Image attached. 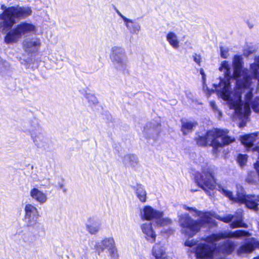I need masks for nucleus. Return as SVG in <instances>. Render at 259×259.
<instances>
[{
    "mask_svg": "<svg viewBox=\"0 0 259 259\" xmlns=\"http://www.w3.org/2000/svg\"><path fill=\"white\" fill-rule=\"evenodd\" d=\"M136 194L141 202H146L147 199V193L144 188L142 186H137L136 189Z\"/></svg>",
    "mask_w": 259,
    "mask_h": 259,
    "instance_id": "393cba45",
    "label": "nucleus"
},
{
    "mask_svg": "<svg viewBox=\"0 0 259 259\" xmlns=\"http://www.w3.org/2000/svg\"><path fill=\"white\" fill-rule=\"evenodd\" d=\"M30 195L34 200L39 204L46 203L48 200L46 193L36 188H33L30 190Z\"/></svg>",
    "mask_w": 259,
    "mask_h": 259,
    "instance_id": "a211bd4d",
    "label": "nucleus"
},
{
    "mask_svg": "<svg viewBox=\"0 0 259 259\" xmlns=\"http://www.w3.org/2000/svg\"><path fill=\"white\" fill-rule=\"evenodd\" d=\"M195 180L198 185L206 192H208L209 190L216 189L231 200L244 203L247 208L255 211L258 209L257 206L259 205V196H246L242 186L237 185V197H234L232 192L227 190L224 186L220 184L216 185L214 169L207 164H205L202 167L201 174L195 177Z\"/></svg>",
    "mask_w": 259,
    "mask_h": 259,
    "instance_id": "7ed1b4c3",
    "label": "nucleus"
},
{
    "mask_svg": "<svg viewBox=\"0 0 259 259\" xmlns=\"http://www.w3.org/2000/svg\"><path fill=\"white\" fill-rule=\"evenodd\" d=\"M247 159L246 155L240 154L238 156V162L241 166H243L247 161Z\"/></svg>",
    "mask_w": 259,
    "mask_h": 259,
    "instance_id": "c756f323",
    "label": "nucleus"
},
{
    "mask_svg": "<svg viewBox=\"0 0 259 259\" xmlns=\"http://www.w3.org/2000/svg\"><path fill=\"white\" fill-rule=\"evenodd\" d=\"M227 130H213L206 134L208 145H211L215 150L234 141V138L227 135Z\"/></svg>",
    "mask_w": 259,
    "mask_h": 259,
    "instance_id": "6e6552de",
    "label": "nucleus"
},
{
    "mask_svg": "<svg viewBox=\"0 0 259 259\" xmlns=\"http://www.w3.org/2000/svg\"><path fill=\"white\" fill-rule=\"evenodd\" d=\"M117 14H118V15L121 18V19L123 20V22L124 23L126 20L125 19H127L128 18H127L126 17H125V16H124L120 12H117Z\"/></svg>",
    "mask_w": 259,
    "mask_h": 259,
    "instance_id": "e433bc0d",
    "label": "nucleus"
},
{
    "mask_svg": "<svg viewBox=\"0 0 259 259\" xmlns=\"http://www.w3.org/2000/svg\"><path fill=\"white\" fill-rule=\"evenodd\" d=\"M259 249V242L256 239L252 238L246 243L241 245L237 249L238 255L242 256L252 252L255 249Z\"/></svg>",
    "mask_w": 259,
    "mask_h": 259,
    "instance_id": "ddd939ff",
    "label": "nucleus"
},
{
    "mask_svg": "<svg viewBox=\"0 0 259 259\" xmlns=\"http://www.w3.org/2000/svg\"><path fill=\"white\" fill-rule=\"evenodd\" d=\"M161 213V211L155 209L149 205L144 206L140 210V217L142 220L155 221L157 217Z\"/></svg>",
    "mask_w": 259,
    "mask_h": 259,
    "instance_id": "2eb2a0df",
    "label": "nucleus"
},
{
    "mask_svg": "<svg viewBox=\"0 0 259 259\" xmlns=\"http://www.w3.org/2000/svg\"><path fill=\"white\" fill-rule=\"evenodd\" d=\"M251 84L250 87L242 88L240 92L237 93L234 91L233 96L227 101L231 109L234 110L235 114L240 118L243 116L247 117L250 113V105L253 110L259 113V98H255L251 102L252 97V91L253 87Z\"/></svg>",
    "mask_w": 259,
    "mask_h": 259,
    "instance_id": "39448f33",
    "label": "nucleus"
},
{
    "mask_svg": "<svg viewBox=\"0 0 259 259\" xmlns=\"http://www.w3.org/2000/svg\"><path fill=\"white\" fill-rule=\"evenodd\" d=\"M221 55L224 58H227L229 56L228 49L226 48L221 47Z\"/></svg>",
    "mask_w": 259,
    "mask_h": 259,
    "instance_id": "473e14b6",
    "label": "nucleus"
},
{
    "mask_svg": "<svg viewBox=\"0 0 259 259\" xmlns=\"http://www.w3.org/2000/svg\"><path fill=\"white\" fill-rule=\"evenodd\" d=\"M85 98L90 105H95L98 103V99L94 95L87 93L85 95Z\"/></svg>",
    "mask_w": 259,
    "mask_h": 259,
    "instance_id": "bb28decb",
    "label": "nucleus"
},
{
    "mask_svg": "<svg viewBox=\"0 0 259 259\" xmlns=\"http://www.w3.org/2000/svg\"><path fill=\"white\" fill-rule=\"evenodd\" d=\"M29 132L35 144L39 147L44 146L47 142L46 132L39 126L38 120L33 119L29 122Z\"/></svg>",
    "mask_w": 259,
    "mask_h": 259,
    "instance_id": "9d476101",
    "label": "nucleus"
},
{
    "mask_svg": "<svg viewBox=\"0 0 259 259\" xmlns=\"http://www.w3.org/2000/svg\"><path fill=\"white\" fill-rule=\"evenodd\" d=\"M183 208L193 213V216L199 218L198 220H194L187 214L179 216V223L182 228V232L191 237L195 235L201 228L208 226L212 222V218L226 223L232 221L231 224V227L232 228L247 227V225L243 222V211L241 209H238L234 215L228 214L221 217L213 212H202L186 205Z\"/></svg>",
    "mask_w": 259,
    "mask_h": 259,
    "instance_id": "f03ea898",
    "label": "nucleus"
},
{
    "mask_svg": "<svg viewBox=\"0 0 259 259\" xmlns=\"http://www.w3.org/2000/svg\"><path fill=\"white\" fill-rule=\"evenodd\" d=\"M235 249V243L231 241H227L220 248L221 251L226 254L232 253Z\"/></svg>",
    "mask_w": 259,
    "mask_h": 259,
    "instance_id": "a878e982",
    "label": "nucleus"
},
{
    "mask_svg": "<svg viewBox=\"0 0 259 259\" xmlns=\"http://www.w3.org/2000/svg\"><path fill=\"white\" fill-rule=\"evenodd\" d=\"M219 70L223 72L225 77L221 80L218 85L214 84L218 96L225 101H228L234 94V92L230 93V74L231 73L230 68L228 62L224 61L222 62Z\"/></svg>",
    "mask_w": 259,
    "mask_h": 259,
    "instance_id": "0eeeda50",
    "label": "nucleus"
},
{
    "mask_svg": "<svg viewBox=\"0 0 259 259\" xmlns=\"http://www.w3.org/2000/svg\"><path fill=\"white\" fill-rule=\"evenodd\" d=\"M250 236L248 232L242 230L225 231L202 238L199 242L194 239L188 240L185 245L191 247V251L195 252L197 258L212 259L215 249V242L223 238H242Z\"/></svg>",
    "mask_w": 259,
    "mask_h": 259,
    "instance_id": "20e7f679",
    "label": "nucleus"
},
{
    "mask_svg": "<svg viewBox=\"0 0 259 259\" xmlns=\"http://www.w3.org/2000/svg\"><path fill=\"white\" fill-rule=\"evenodd\" d=\"M152 254L155 259H169L166 253V248L160 242L156 243L153 246Z\"/></svg>",
    "mask_w": 259,
    "mask_h": 259,
    "instance_id": "f3484780",
    "label": "nucleus"
},
{
    "mask_svg": "<svg viewBox=\"0 0 259 259\" xmlns=\"http://www.w3.org/2000/svg\"><path fill=\"white\" fill-rule=\"evenodd\" d=\"M10 67V64L6 61L3 60L0 57V71H3L8 69Z\"/></svg>",
    "mask_w": 259,
    "mask_h": 259,
    "instance_id": "7c9ffc66",
    "label": "nucleus"
},
{
    "mask_svg": "<svg viewBox=\"0 0 259 259\" xmlns=\"http://www.w3.org/2000/svg\"><path fill=\"white\" fill-rule=\"evenodd\" d=\"M166 39L169 45L174 49L180 47V40L177 34L173 31H169L166 34Z\"/></svg>",
    "mask_w": 259,
    "mask_h": 259,
    "instance_id": "6ab92c4d",
    "label": "nucleus"
},
{
    "mask_svg": "<svg viewBox=\"0 0 259 259\" xmlns=\"http://www.w3.org/2000/svg\"><path fill=\"white\" fill-rule=\"evenodd\" d=\"M87 231L91 235H95L98 233L100 229V224L94 221L88 224L85 226Z\"/></svg>",
    "mask_w": 259,
    "mask_h": 259,
    "instance_id": "b1692460",
    "label": "nucleus"
},
{
    "mask_svg": "<svg viewBox=\"0 0 259 259\" xmlns=\"http://www.w3.org/2000/svg\"><path fill=\"white\" fill-rule=\"evenodd\" d=\"M197 143L200 146H205L208 145L206 135L204 136H199L196 139Z\"/></svg>",
    "mask_w": 259,
    "mask_h": 259,
    "instance_id": "c85d7f7f",
    "label": "nucleus"
},
{
    "mask_svg": "<svg viewBox=\"0 0 259 259\" xmlns=\"http://www.w3.org/2000/svg\"><path fill=\"white\" fill-rule=\"evenodd\" d=\"M194 60L198 64L200 65L201 62V57L199 55L196 54L194 56Z\"/></svg>",
    "mask_w": 259,
    "mask_h": 259,
    "instance_id": "c9c22d12",
    "label": "nucleus"
},
{
    "mask_svg": "<svg viewBox=\"0 0 259 259\" xmlns=\"http://www.w3.org/2000/svg\"><path fill=\"white\" fill-rule=\"evenodd\" d=\"M243 58L241 56L235 55L233 60L234 77L236 78V88L234 91L237 93L240 92L242 88L244 89L247 86L249 87L253 84V80H257L259 83V56L256 57L255 62L250 65V72L245 69H242Z\"/></svg>",
    "mask_w": 259,
    "mask_h": 259,
    "instance_id": "423d86ee",
    "label": "nucleus"
},
{
    "mask_svg": "<svg viewBox=\"0 0 259 259\" xmlns=\"http://www.w3.org/2000/svg\"><path fill=\"white\" fill-rule=\"evenodd\" d=\"M4 11L0 14V33H4V41L6 44H14L19 41L23 35L35 33L37 27L34 24L27 22H21L13 27L16 20L25 19L32 14V11L28 6L7 7L1 6Z\"/></svg>",
    "mask_w": 259,
    "mask_h": 259,
    "instance_id": "f257e3e1",
    "label": "nucleus"
},
{
    "mask_svg": "<svg viewBox=\"0 0 259 259\" xmlns=\"http://www.w3.org/2000/svg\"><path fill=\"white\" fill-rule=\"evenodd\" d=\"M244 54H245V55H249V54H247L246 53H244Z\"/></svg>",
    "mask_w": 259,
    "mask_h": 259,
    "instance_id": "58836bf2",
    "label": "nucleus"
},
{
    "mask_svg": "<svg viewBox=\"0 0 259 259\" xmlns=\"http://www.w3.org/2000/svg\"><path fill=\"white\" fill-rule=\"evenodd\" d=\"M161 214L159 215V216L157 217L155 221L156 225L158 226L161 227L167 226L170 225L172 223L171 220L168 218H163V211H161Z\"/></svg>",
    "mask_w": 259,
    "mask_h": 259,
    "instance_id": "5701e85b",
    "label": "nucleus"
},
{
    "mask_svg": "<svg viewBox=\"0 0 259 259\" xmlns=\"http://www.w3.org/2000/svg\"><path fill=\"white\" fill-rule=\"evenodd\" d=\"M254 259H259V256L256 258H254Z\"/></svg>",
    "mask_w": 259,
    "mask_h": 259,
    "instance_id": "ea45409f",
    "label": "nucleus"
},
{
    "mask_svg": "<svg viewBox=\"0 0 259 259\" xmlns=\"http://www.w3.org/2000/svg\"><path fill=\"white\" fill-rule=\"evenodd\" d=\"M200 73L202 75V89L205 90V85L206 82V75L203 69H200Z\"/></svg>",
    "mask_w": 259,
    "mask_h": 259,
    "instance_id": "2f4dec72",
    "label": "nucleus"
},
{
    "mask_svg": "<svg viewBox=\"0 0 259 259\" xmlns=\"http://www.w3.org/2000/svg\"><path fill=\"white\" fill-rule=\"evenodd\" d=\"M127 58L125 50L123 48L116 46L111 49L110 59L117 70H125L127 66Z\"/></svg>",
    "mask_w": 259,
    "mask_h": 259,
    "instance_id": "1a4fd4ad",
    "label": "nucleus"
},
{
    "mask_svg": "<svg viewBox=\"0 0 259 259\" xmlns=\"http://www.w3.org/2000/svg\"><path fill=\"white\" fill-rule=\"evenodd\" d=\"M203 91L205 93L206 96L209 97L211 94L213 93L214 91L213 90H209L207 87L206 82L205 83V90L203 89Z\"/></svg>",
    "mask_w": 259,
    "mask_h": 259,
    "instance_id": "f704fd0d",
    "label": "nucleus"
},
{
    "mask_svg": "<svg viewBox=\"0 0 259 259\" xmlns=\"http://www.w3.org/2000/svg\"><path fill=\"white\" fill-rule=\"evenodd\" d=\"M41 45L39 38L29 37L25 38L22 42V48L27 53H36L40 48Z\"/></svg>",
    "mask_w": 259,
    "mask_h": 259,
    "instance_id": "f8f14e48",
    "label": "nucleus"
},
{
    "mask_svg": "<svg viewBox=\"0 0 259 259\" xmlns=\"http://www.w3.org/2000/svg\"><path fill=\"white\" fill-rule=\"evenodd\" d=\"M140 229L144 238L148 242L153 243L156 240L157 235L151 222H144L140 225Z\"/></svg>",
    "mask_w": 259,
    "mask_h": 259,
    "instance_id": "4468645a",
    "label": "nucleus"
},
{
    "mask_svg": "<svg viewBox=\"0 0 259 259\" xmlns=\"http://www.w3.org/2000/svg\"><path fill=\"white\" fill-rule=\"evenodd\" d=\"M115 245L114 239L112 237H105L99 242L95 246L99 255L102 253L105 249L107 250Z\"/></svg>",
    "mask_w": 259,
    "mask_h": 259,
    "instance_id": "dca6fc26",
    "label": "nucleus"
},
{
    "mask_svg": "<svg viewBox=\"0 0 259 259\" xmlns=\"http://www.w3.org/2000/svg\"><path fill=\"white\" fill-rule=\"evenodd\" d=\"M123 162L125 165L135 169L138 167L139 164L138 158L132 154L125 155L123 158Z\"/></svg>",
    "mask_w": 259,
    "mask_h": 259,
    "instance_id": "412c9836",
    "label": "nucleus"
},
{
    "mask_svg": "<svg viewBox=\"0 0 259 259\" xmlns=\"http://www.w3.org/2000/svg\"><path fill=\"white\" fill-rule=\"evenodd\" d=\"M24 215L23 221L27 227H33L38 223L39 217V212L37 208L30 203L26 204L24 208Z\"/></svg>",
    "mask_w": 259,
    "mask_h": 259,
    "instance_id": "9b49d317",
    "label": "nucleus"
},
{
    "mask_svg": "<svg viewBox=\"0 0 259 259\" xmlns=\"http://www.w3.org/2000/svg\"><path fill=\"white\" fill-rule=\"evenodd\" d=\"M109 255L111 259H117L118 257V254L117 252V249L116 246H114L109 249L108 250Z\"/></svg>",
    "mask_w": 259,
    "mask_h": 259,
    "instance_id": "cd10ccee",
    "label": "nucleus"
},
{
    "mask_svg": "<svg viewBox=\"0 0 259 259\" xmlns=\"http://www.w3.org/2000/svg\"><path fill=\"white\" fill-rule=\"evenodd\" d=\"M210 106L211 107L212 109L213 110L214 112H218V114L219 116L221 115V112L218 109L217 106L213 101H210L209 103Z\"/></svg>",
    "mask_w": 259,
    "mask_h": 259,
    "instance_id": "72a5a7b5",
    "label": "nucleus"
},
{
    "mask_svg": "<svg viewBox=\"0 0 259 259\" xmlns=\"http://www.w3.org/2000/svg\"><path fill=\"white\" fill-rule=\"evenodd\" d=\"M126 21L124 23L127 29L132 34H137L141 30L140 25L132 19H125Z\"/></svg>",
    "mask_w": 259,
    "mask_h": 259,
    "instance_id": "aec40b11",
    "label": "nucleus"
},
{
    "mask_svg": "<svg viewBox=\"0 0 259 259\" xmlns=\"http://www.w3.org/2000/svg\"><path fill=\"white\" fill-rule=\"evenodd\" d=\"M197 123L187 119L182 120L181 131L183 134L187 135L192 132Z\"/></svg>",
    "mask_w": 259,
    "mask_h": 259,
    "instance_id": "4be33fe9",
    "label": "nucleus"
},
{
    "mask_svg": "<svg viewBox=\"0 0 259 259\" xmlns=\"http://www.w3.org/2000/svg\"><path fill=\"white\" fill-rule=\"evenodd\" d=\"M152 132H153V129H151V130H150V133H152Z\"/></svg>",
    "mask_w": 259,
    "mask_h": 259,
    "instance_id": "4c0bfd02",
    "label": "nucleus"
}]
</instances>
